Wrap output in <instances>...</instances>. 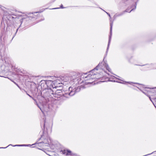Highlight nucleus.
<instances>
[{
  "mask_svg": "<svg viewBox=\"0 0 156 156\" xmlns=\"http://www.w3.org/2000/svg\"><path fill=\"white\" fill-rule=\"evenodd\" d=\"M56 89H60V88H57Z\"/></svg>",
  "mask_w": 156,
  "mask_h": 156,
  "instance_id": "obj_19",
  "label": "nucleus"
},
{
  "mask_svg": "<svg viewBox=\"0 0 156 156\" xmlns=\"http://www.w3.org/2000/svg\"><path fill=\"white\" fill-rule=\"evenodd\" d=\"M80 87H78L76 88H73V87H70L69 88V91L70 92L69 93V95L70 96H73L76 93L79 92L81 89Z\"/></svg>",
  "mask_w": 156,
  "mask_h": 156,
  "instance_id": "obj_3",
  "label": "nucleus"
},
{
  "mask_svg": "<svg viewBox=\"0 0 156 156\" xmlns=\"http://www.w3.org/2000/svg\"><path fill=\"white\" fill-rule=\"evenodd\" d=\"M37 12H34V13H37Z\"/></svg>",
  "mask_w": 156,
  "mask_h": 156,
  "instance_id": "obj_20",
  "label": "nucleus"
},
{
  "mask_svg": "<svg viewBox=\"0 0 156 156\" xmlns=\"http://www.w3.org/2000/svg\"><path fill=\"white\" fill-rule=\"evenodd\" d=\"M60 8H63V5H61V6H60Z\"/></svg>",
  "mask_w": 156,
  "mask_h": 156,
  "instance_id": "obj_16",
  "label": "nucleus"
},
{
  "mask_svg": "<svg viewBox=\"0 0 156 156\" xmlns=\"http://www.w3.org/2000/svg\"><path fill=\"white\" fill-rule=\"evenodd\" d=\"M27 94L31 98L33 99V100H34V101H36V100L35 99H34V98H33L31 96H30L29 94Z\"/></svg>",
  "mask_w": 156,
  "mask_h": 156,
  "instance_id": "obj_10",
  "label": "nucleus"
},
{
  "mask_svg": "<svg viewBox=\"0 0 156 156\" xmlns=\"http://www.w3.org/2000/svg\"><path fill=\"white\" fill-rule=\"evenodd\" d=\"M133 9H132L129 12H130L132 11L133 10Z\"/></svg>",
  "mask_w": 156,
  "mask_h": 156,
  "instance_id": "obj_17",
  "label": "nucleus"
},
{
  "mask_svg": "<svg viewBox=\"0 0 156 156\" xmlns=\"http://www.w3.org/2000/svg\"><path fill=\"white\" fill-rule=\"evenodd\" d=\"M45 93H44V94H42L41 93V94H42V97H43V98H44V99H45L46 101H49L50 100H48L47 99V98H46H46H44V97H43V95H44V94H45Z\"/></svg>",
  "mask_w": 156,
  "mask_h": 156,
  "instance_id": "obj_8",
  "label": "nucleus"
},
{
  "mask_svg": "<svg viewBox=\"0 0 156 156\" xmlns=\"http://www.w3.org/2000/svg\"><path fill=\"white\" fill-rule=\"evenodd\" d=\"M40 108V110H41V111L43 113H44V112L43 111L44 108Z\"/></svg>",
  "mask_w": 156,
  "mask_h": 156,
  "instance_id": "obj_12",
  "label": "nucleus"
},
{
  "mask_svg": "<svg viewBox=\"0 0 156 156\" xmlns=\"http://www.w3.org/2000/svg\"><path fill=\"white\" fill-rule=\"evenodd\" d=\"M22 145H15L14 146H22Z\"/></svg>",
  "mask_w": 156,
  "mask_h": 156,
  "instance_id": "obj_15",
  "label": "nucleus"
},
{
  "mask_svg": "<svg viewBox=\"0 0 156 156\" xmlns=\"http://www.w3.org/2000/svg\"><path fill=\"white\" fill-rule=\"evenodd\" d=\"M63 80H64L65 82H67L69 80V78L68 77H66L64 78V79H63Z\"/></svg>",
  "mask_w": 156,
  "mask_h": 156,
  "instance_id": "obj_7",
  "label": "nucleus"
},
{
  "mask_svg": "<svg viewBox=\"0 0 156 156\" xmlns=\"http://www.w3.org/2000/svg\"><path fill=\"white\" fill-rule=\"evenodd\" d=\"M110 26H111L110 32V35L109 36V41H108V47H107V50L108 49L109 47V45H110V41H111V36H112V23H110Z\"/></svg>",
  "mask_w": 156,
  "mask_h": 156,
  "instance_id": "obj_5",
  "label": "nucleus"
},
{
  "mask_svg": "<svg viewBox=\"0 0 156 156\" xmlns=\"http://www.w3.org/2000/svg\"><path fill=\"white\" fill-rule=\"evenodd\" d=\"M51 85L53 88H63V86L62 83H60L57 80L52 81Z\"/></svg>",
  "mask_w": 156,
  "mask_h": 156,
  "instance_id": "obj_4",
  "label": "nucleus"
},
{
  "mask_svg": "<svg viewBox=\"0 0 156 156\" xmlns=\"http://www.w3.org/2000/svg\"><path fill=\"white\" fill-rule=\"evenodd\" d=\"M105 12L107 13V14L108 15V16H109V17L110 18H111V16H110V14L108 13L107 12Z\"/></svg>",
  "mask_w": 156,
  "mask_h": 156,
  "instance_id": "obj_13",
  "label": "nucleus"
},
{
  "mask_svg": "<svg viewBox=\"0 0 156 156\" xmlns=\"http://www.w3.org/2000/svg\"><path fill=\"white\" fill-rule=\"evenodd\" d=\"M104 63V62H102L101 63H100L95 68L89 72V74L87 76L85 77V80L87 81V83H91L93 82L94 78H95V77H94V76H96V75L95 73L93 74V72L96 69L97 70V68L99 67H100V69H102V64H103Z\"/></svg>",
  "mask_w": 156,
  "mask_h": 156,
  "instance_id": "obj_2",
  "label": "nucleus"
},
{
  "mask_svg": "<svg viewBox=\"0 0 156 156\" xmlns=\"http://www.w3.org/2000/svg\"><path fill=\"white\" fill-rule=\"evenodd\" d=\"M58 8H57L56 9H58ZM56 8H55V9H56Z\"/></svg>",
  "mask_w": 156,
  "mask_h": 156,
  "instance_id": "obj_21",
  "label": "nucleus"
},
{
  "mask_svg": "<svg viewBox=\"0 0 156 156\" xmlns=\"http://www.w3.org/2000/svg\"><path fill=\"white\" fill-rule=\"evenodd\" d=\"M62 89H57L55 93H54V91L52 90H48L45 92L43 97L45 98H47L48 100H51V98L53 100H58L59 98L64 95V94L62 90Z\"/></svg>",
  "mask_w": 156,
  "mask_h": 156,
  "instance_id": "obj_1",
  "label": "nucleus"
},
{
  "mask_svg": "<svg viewBox=\"0 0 156 156\" xmlns=\"http://www.w3.org/2000/svg\"><path fill=\"white\" fill-rule=\"evenodd\" d=\"M106 67L107 69L109 71H110L109 69H110L108 65H107V66H106Z\"/></svg>",
  "mask_w": 156,
  "mask_h": 156,
  "instance_id": "obj_9",
  "label": "nucleus"
},
{
  "mask_svg": "<svg viewBox=\"0 0 156 156\" xmlns=\"http://www.w3.org/2000/svg\"><path fill=\"white\" fill-rule=\"evenodd\" d=\"M63 154H65V152H64V151H63Z\"/></svg>",
  "mask_w": 156,
  "mask_h": 156,
  "instance_id": "obj_18",
  "label": "nucleus"
},
{
  "mask_svg": "<svg viewBox=\"0 0 156 156\" xmlns=\"http://www.w3.org/2000/svg\"><path fill=\"white\" fill-rule=\"evenodd\" d=\"M128 12V11L127 10H125V11H124L123 12V13H121L119 16H120V15H122L123 13H124L125 12Z\"/></svg>",
  "mask_w": 156,
  "mask_h": 156,
  "instance_id": "obj_11",
  "label": "nucleus"
},
{
  "mask_svg": "<svg viewBox=\"0 0 156 156\" xmlns=\"http://www.w3.org/2000/svg\"><path fill=\"white\" fill-rule=\"evenodd\" d=\"M96 75L94 76V77H95V78H94V81L95 79H98L99 78L98 76L99 75L98 74H96Z\"/></svg>",
  "mask_w": 156,
  "mask_h": 156,
  "instance_id": "obj_6",
  "label": "nucleus"
},
{
  "mask_svg": "<svg viewBox=\"0 0 156 156\" xmlns=\"http://www.w3.org/2000/svg\"><path fill=\"white\" fill-rule=\"evenodd\" d=\"M67 152L69 153H70L71 152V151L69 150H67Z\"/></svg>",
  "mask_w": 156,
  "mask_h": 156,
  "instance_id": "obj_14",
  "label": "nucleus"
}]
</instances>
